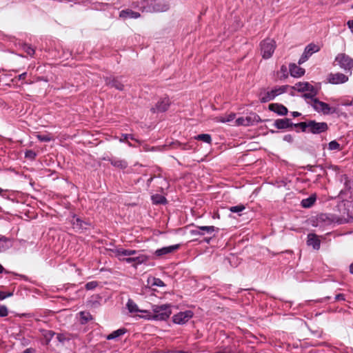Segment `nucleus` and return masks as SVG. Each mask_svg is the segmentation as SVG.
Here are the masks:
<instances>
[{"mask_svg": "<svg viewBox=\"0 0 353 353\" xmlns=\"http://www.w3.org/2000/svg\"><path fill=\"white\" fill-rule=\"evenodd\" d=\"M170 307L171 305L169 304L161 305H154L152 306L153 313L152 314L148 312V313L143 316V317L148 320L165 321L168 319L172 314Z\"/></svg>", "mask_w": 353, "mask_h": 353, "instance_id": "1", "label": "nucleus"}, {"mask_svg": "<svg viewBox=\"0 0 353 353\" xmlns=\"http://www.w3.org/2000/svg\"><path fill=\"white\" fill-rule=\"evenodd\" d=\"M172 0H146L147 6H143V11L145 12H166L171 6Z\"/></svg>", "mask_w": 353, "mask_h": 353, "instance_id": "2", "label": "nucleus"}, {"mask_svg": "<svg viewBox=\"0 0 353 353\" xmlns=\"http://www.w3.org/2000/svg\"><path fill=\"white\" fill-rule=\"evenodd\" d=\"M317 220L325 225H330L332 223H343V222H350L353 220V208L348 217L343 218V220L331 214H321L318 216Z\"/></svg>", "mask_w": 353, "mask_h": 353, "instance_id": "3", "label": "nucleus"}, {"mask_svg": "<svg viewBox=\"0 0 353 353\" xmlns=\"http://www.w3.org/2000/svg\"><path fill=\"white\" fill-rule=\"evenodd\" d=\"M334 62L339 65V67L346 72H350L352 74L353 69V59L345 53L338 54L335 59Z\"/></svg>", "mask_w": 353, "mask_h": 353, "instance_id": "4", "label": "nucleus"}, {"mask_svg": "<svg viewBox=\"0 0 353 353\" xmlns=\"http://www.w3.org/2000/svg\"><path fill=\"white\" fill-rule=\"evenodd\" d=\"M261 54L263 59H270L276 48V42L272 39H266L261 43Z\"/></svg>", "mask_w": 353, "mask_h": 353, "instance_id": "5", "label": "nucleus"}, {"mask_svg": "<svg viewBox=\"0 0 353 353\" xmlns=\"http://www.w3.org/2000/svg\"><path fill=\"white\" fill-rule=\"evenodd\" d=\"M312 106L316 111L322 112L323 114H332L336 112L335 108H331L327 103L321 101L317 99L312 100Z\"/></svg>", "mask_w": 353, "mask_h": 353, "instance_id": "6", "label": "nucleus"}, {"mask_svg": "<svg viewBox=\"0 0 353 353\" xmlns=\"http://www.w3.org/2000/svg\"><path fill=\"white\" fill-rule=\"evenodd\" d=\"M320 50V48L319 46L314 44V43H310L308 44L304 50L303 53L302 54L301 57H300L298 63L299 65L305 63L312 54H313L315 52H317Z\"/></svg>", "mask_w": 353, "mask_h": 353, "instance_id": "7", "label": "nucleus"}, {"mask_svg": "<svg viewBox=\"0 0 353 353\" xmlns=\"http://www.w3.org/2000/svg\"><path fill=\"white\" fill-rule=\"evenodd\" d=\"M193 316V312L190 310L179 312L173 316V322L176 324H184Z\"/></svg>", "mask_w": 353, "mask_h": 353, "instance_id": "8", "label": "nucleus"}, {"mask_svg": "<svg viewBox=\"0 0 353 353\" xmlns=\"http://www.w3.org/2000/svg\"><path fill=\"white\" fill-rule=\"evenodd\" d=\"M327 130V125L325 122L317 123L314 121H310L309 132L313 134H319Z\"/></svg>", "mask_w": 353, "mask_h": 353, "instance_id": "9", "label": "nucleus"}, {"mask_svg": "<svg viewBox=\"0 0 353 353\" xmlns=\"http://www.w3.org/2000/svg\"><path fill=\"white\" fill-rule=\"evenodd\" d=\"M327 81L332 84L344 83L348 81V77L341 72L330 73L327 76Z\"/></svg>", "mask_w": 353, "mask_h": 353, "instance_id": "10", "label": "nucleus"}, {"mask_svg": "<svg viewBox=\"0 0 353 353\" xmlns=\"http://www.w3.org/2000/svg\"><path fill=\"white\" fill-rule=\"evenodd\" d=\"M114 256L117 257L120 261H125L123 256H130L137 254V251L134 250H127L123 248H116L112 251Z\"/></svg>", "mask_w": 353, "mask_h": 353, "instance_id": "11", "label": "nucleus"}, {"mask_svg": "<svg viewBox=\"0 0 353 353\" xmlns=\"http://www.w3.org/2000/svg\"><path fill=\"white\" fill-rule=\"evenodd\" d=\"M170 104V99L168 97L161 99L156 104L154 108H152L154 112H163L166 111Z\"/></svg>", "mask_w": 353, "mask_h": 353, "instance_id": "12", "label": "nucleus"}, {"mask_svg": "<svg viewBox=\"0 0 353 353\" xmlns=\"http://www.w3.org/2000/svg\"><path fill=\"white\" fill-rule=\"evenodd\" d=\"M294 88L299 92L311 91V96H315L316 94L314 86L307 82L297 83Z\"/></svg>", "mask_w": 353, "mask_h": 353, "instance_id": "13", "label": "nucleus"}, {"mask_svg": "<svg viewBox=\"0 0 353 353\" xmlns=\"http://www.w3.org/2000/svg\"><path fill=\"white\" fill-rule=\"evenodd\" d=\"M180 248L179 244L172 245L167 247H163L160 249H158L155 251V255L157 256H162L165 254H168L172 253L177 250Z\"/></svg>", "mask_w": 353, "mask_h": 353, "instance_id": "14", "label": "nucleus"}, {"mask_svg": "<svg viewBox=\"0 0 353 353\" xmlns=\"http://www.w3.org/2000/svg\"><path fill=\"white\" fill-rule=\"evenodd\" d=\"M307 244L309 246H312L314 250H319L321 245V240L319 237L313 233H310L307 234Z\"/></svg>", "mask_w": 353, "mask_h": 353, "instance_id": "15", "label": "nucleus"}, {"mask_svg": "<svg viewBox=\"0 0 353 353\" xmlns=\"http://www.w3.org/2000/svg\"><path fill=\"white\" fill-rule=\"evenodd\" d=\"M105 83L107 85L111 88H115L119 90H123L124 88V85L121 82V81L118 78L114 77H106L105 78Z\"/></svg>", "mask_w": 353, "mask_h": 353, "instance_id": "16", "label": "nucleus"}, {"mask_svg": "<svg viewBox=\"0 0 353 353\" xmlns=\"http://www.w3.org/2000/svg\"><path fill=\"white\" fill-rule=\"evenodd\" d=\"M290 75L295 78H299L304 75L305 69L297 65L295 63H291L289 65Z\"/></svg>", "mask_w": 353, "mask_h": 353, "instance_id": "17", "label": "nucleus"}, {"mask_svg": "<svg viewBox=\"0 0 353 353\" xmlns=\"http://www.w3.org/2000/svg\"><path fill=\"white\" fill-rule=\"evenodd\" d=\"M141 16L140 13L134 12L130 9L123 10L119 13V17L123 20L129 19H138Z\"/></svg>", "mask_w": 353, "mask_h": 353, "instance_id": "18", "label": "nucleus"}, {"mask_svg": "<svg viewBox=\"0 0 353 353\" xmlns=\"http://www.w3.org/2000/svg\"><path fill=\"white\" fill-rule=\"evenodd\" d=\"M147 260L148 257L143 254H139L135 257H128L125 259V261L128 263H134V266L145 263Z\"/></svg>", "mask_w": 353, "mask_h": 353, "instance_id": "19", "label": "nucleus"}, {"mask_svg": "<svg viewBox=\"0 0 353 353\" xmlns=\"http://www.w3.org/2000/svg\"><path fill=\"white\" fill-rule=\"evenodd\" d=\"M269 109L279 115H285L288 113V109L286 107L278 103L270 104L269 105Z\"/></svg>", "mask_w": 353, "mask_h": 353, "instance_id": "20", "label": "nucleus"}, {"mask_svg": "<svg viewBox=\"0 0 353 353\" xmlns=\"http://www.w3.org/2000/svg\"><path fill=\"white\" fill-rule=\"evenodd\" d=\"M274 125L278 129H285L292 127L293 124L289 119H280L274 121Z\"/></svg>", "mask_w": 353, "mask_h": 353, "instance_id": "21", "label": "nucleus"}, {"mask_svg": "<svg viewBox=\"0 0 353 353\" xmlns=\"http://www.w3.org/2000/svg\"><path fill=\"white\" fill-rule=\"evenodd\" d=\"M71 223L72 225V227L74 229L77 230H80L83 229H85V225H87V223L84 221H83L80 218L73 216Z\"/></svg>", "mask_w": 353, "mask_h": 353, "instance_id": "22", "label": "nucleus"}, {"mask_svg": "<svg viewBox=\"0 0 353 353\" xmlns=\"http://www.w3.org/2000/svg\"><path fill=\"white\" fill-rule=\"evenodd\" d=\"M259 100L261 103H266L274 99V95L271 90L261 91L259 95Z\"/></svg>", "mask_w": 353, "mask_h": 353, "instance_id": "23", "label": "nucleus"}, {"mask_svg": "<svg viewBox=\"0 0 353 353\" xmlns=\"http://www.w3.org/2000/svg\"><path fill=\"white\" fill-rule=\"evenodd\" d=\"M126 307H127L128 311L131 313L138 312H143L146 314H147V313H148V310H139L138 307V305L132 299H128L127 304H126Z\"/></svg>", "mask_w": 353, "mask_h": 353, "instance_id": "24", "label": "nucleus"}, {"mask_svg": "<svg viewBox=\"0 0 353 353\" xmlns=\"http://www.w3.org/2000/svg\"><path fill=\"white\" fill-rule=\"evenodd\" d=\"M234 113H230L225 116L216 117L214 119V121L216 123H228L232 121L235 118Z\"/></svg>", "mask_w": 353, "mask_h": 353, "instance_id": "25", "label": "nucleus"}, {"mask_svg": "<svg viewBox=\"0 0 353 353\" xmlns=\"http://www.w3.org/2000/svg\"><path fill=\"white\" fill-rule=\"evenodd\" d=\"M111 164L117 168L124 169L128 166V163L125 160L112 158L110 159Z\"/></svg>", "mask_w": 353, "mask_h": 353, "instance_id": "26", "label": "nucleus"}, {"mask_svg": "<svg viewBox=\"0 0 353 353\" xmlns=\"http://www.w3.org/2000/svg\"><path fill=\"white\" fill-rule=\"evenodd\" d=\"M246 126L252 125L259 121L260 117L256 114H251L249 116L245 117Z\"/></svg>", "mask_w": 353, "mask_h": 353, "instance_id": "27", "label": "nucleus"}, {"mask_svg": "<svg viewBox=\"0 0 353 353\" xmlns=\"http://www.w3.org/2000/svg\"><path fill=\"white\" fill-rule=\"evenodd\" d=\"M126 332V330L124 328L117 330L114 332H112L111 334H108L106 336V339L108 340H113L115 339L122 335H123Z\"/></svg>", "mask_w": 353, "mask_h": 353, "instance_id": "28", "label": "nucleus"}, {"mask_svg": "<svg viewBox=\"0 0 353 353\" xmlns=\"http://www.w3.org/2000/svg\"><path fill=\"white\" fill-rule=\"evenodd\" d=\"M288 85H281V86H276L274 88L271 90L272 94L274 95V97L285 92L288 90Z\"/></svg>", "mask_w": 353, "mask_h": 353, "instance_id": "29", "label": "nucleus"}, {"mask_svg": "<svg viewBox=\"0 0 353 353\" xmlns=\"http://www.w3.org/2000/svg\"><path fill=\"white\" fill-rule=\"evenodd\" d=\"M316 201V196L314 195H312L310 197L303 199L301 201V205L303 208H310L313 205Z\"/></svg>", "mask_w": 353, "mask_h": 353, "instance_id": "30", "label": "nucleus"}, {"mask_svg": "<svg viewBox=\"0 0 353 353\" xmlns=\"http://www.w3.org/2000/svg\"><path fill=\"white\" fill-rule=\"evenodd\" d=\"M152 201L154 204H163L166 203L165 197L160 194L152 195Z\"/></svg>", "mask_w": 353, "mask_h": 353, "instance_id": "31", "label": "nucleus"}, {"mask_svg": "<svg viewBox=\"0 0 353 353\" xmlns=\"http://www.w3.org/2000/svg\"><path fill=\"white\" fill-rule=\"evenodd\" d=\"M10 247L9 241L6 237L0 238V252L8 250Z\"/></svg>", "mask_w": 353, "mask_h": 353, "instance_id": "32", "label": "nucleus"}, {"mask_svg": "<svg viewBox=\"0 0 353 353\" xmlns=\"http://www.w3.org/2000/svg\"><path fill=\"white\" fill-rule=\"evenodd\" d=\"M196 140L202 141L207 143H210L212 141V139L210 134H201L196 137H194Z\"/></svg>", "mask_w": 353, "mask_h": 353, "instance_id": "33", "label": "nucleus"}, {"mask_svg": "<svg viewBox=\"0 0 353 353\" xmlns=\"http://www.w3.org/2000/svg\"><path fill=\"white\" fill-rule=\"evenodd\" d=\"M55 333L52 330H46L43 332V336L46 339V344H48L50 341L52 340Z\"/></svg>", "mask_w": 353, "mask_h": 353, "instance_id": "34", "label": "nucleus"}, {"mask_svg": "<svg viewBox=\"0 0 353 353\" xmlns=\"http://www.w3.org/2000/svg\"><path fill=\"white\" fill-rule=\"evenodd\" d=\"M328 148L330 150H340V145L339 143L336 141H332L328 144Z\"/></svg>", "mask_w": 353, "mask_h": 353, "instance_id": "35", "label": "nucleus"}, {"mask_svg": "<svg viewBox=\"0 0 353 353\" xmlns=\"http://www.w3.org/2000/svg\"><path fill=\"white\" fill-rule=\"evenodd\" d=\"M22 48L28 54L32 56L34 54L35 50L31 46L24 44Z\"/></svg>", "mask_w": 353, "mask_h": 353, "instance_id": "36", "label": "nucleus"}, {"mask_svg": "<svg viewBox=\"0 0 353 353\" xmlns=\"http://www.w3.org/2000/svg\"><path fill=\"white\" fill-rule=\"evenodd\" d=\"M309 125H310V121L308 122H301L297 124H294V126L296 127H300L302 130V131H308L309 132Z\"/></svg>", "mask_w": 353, "mask_h": 353, "instance_id": "37", "label": "nucleus"}, {"mask_svg": "<svg viewBox=\"0 0 353 353\" xmlns=\"http://www.w3.org/2000/svg\"><path fill=\"white\" fill-rule=\"evenodd\" d=\"M128 139H130L132 140H134L135 141H137L138 143L139 142V141L136 139L134 138V137L132 134H123L121 135V139H120V141L124 142V141H127Z\"/></svg>", "mask_w": 353, "mask_h": 353, "instance_id": "38", "label": "nucleus"}, {"mask_svg": "<svg viewBox=\"0 0 353 353\" xmlns=\"http://www.w3.org/2000/svg\"><path fill=\"white\" fill-rule=\"evenodd\" d=\"M151 285L154 286L158 287H163L165 286L164 283L160 279L158 278H152L151 281Z\"/></svg>", "mask_w": 353, "mask_h": 353, "instance_id": "39", "label": "nucleus"}, {"mask_svg": "<svg viewBox=\"0 0 353 353\" xmlns=\"http://www.w3.org/2000/svg\"><path fill=\"white\" fill-rule=\"evenodd\" d=\"M200 230L201 232L205 233H212L216 230L214 226H200Z\"/></svg>", "mask_w": 353, "mask_h": 353, "instance_id": "40", "label": "nucleus"}, {"mask_svg": "<svg viewBox=\"0 0 353 353\" xmlns=\"http://www.w3.org/2000/svg\"><path fill=\"white\" fill-rule=\"evenodd\" d=\"M80 316H81V318L83 320V323H86L89 320L92 319V316L89 312H81Z\"/></svg>", "mask_w": 353, "mask_h": 353, "instance_id": "41", "label": "nucleus"}, {"mask_svg": "<svg viewBox=\"0 0 353 353\" xmlns=\"http://www.w3.org/2000/svg\"><path fill=\"white\" fill-rule=\"evenodd\" d=\"M245 209V206L243 205H238L230 208V211L232 212L238 213L243 211Z\"/></svg>", "mask_w": 353, "mask_h": 353, "instance_id": "42", "label": "nucleus"}, {"mask_svg": "<svg viewBox=\"0 0 353 353\" xmlns=\"http://www.w3.org/2000/svg\"><path fill=\"white\" fill-rule=\"evenodd\" d=\"M8 314V310L6 305H0V316L5 317Z\"/></svg>", "mask_w": 353, "mask_h": 353, "instance_id": "43", "label": "nucleus"}, {"mask_svg": "<svg viewBox=\"0 0 353 353\" xmlns=\"http://www.w3.org/2000/svg\"><path fill=\"white\" fill-rule=\"evenodd\" d=\"M98 283L97 281H90L85 284V288L88 290H93L97 286Z\"/></svg>", "mask_w": 353, "mask_h": 353, "instance_id": "44", "label": "nucleus"}, {"mask_svg": "<svg viewBox=\"0 0 353 353\" xmlns=\"http://www.w3.org/2000/svg\"><path fill=\"white\" fill-rule=\"evenodd\" d=\"M25 157L30 159H34L36 157V153L33 150H27L25 152Z\"/></svg>", "mask_w": 353, "mask_h": 353, "instance_id": "45", "label": "nucleus"}, {"mask_svg": "<svg viewBox=\"0 0 353 353\" xmlns=\"http://www.w3.org/2000/svg\"><path fill=\"white\" fill-rule=\"evenodd\" d=\"M37 139L39 140H40L41 141H51L52 138L49 136V135H41V134H38L37 136Z\"/></svg>", "mask_w": 353, "mask_h": 353, "instance_id": "46", "label": "nucleus"}, {"mask_svg": "<svg viewBox=\"0 0 353 353\" xmlns=\"http://www.w3.org/2000/svg\"><path fill=\"white\" fill-rule=\"evenodd\" d=\"M235 123H236V125H244V126H246L245 120V117H244L238 118L235 121Z\"/></svg>", "mask_w": 353, "mask_h": 353, "instance_id": "47", "label": "nucleus"}, {"mask_svg": "<svg viewBox=\"0 0 353 353\" xmlns=\"http://www.w3.org/2000/svg\"><path fill=\"white\" fill-rule=\"evenodd\" d=\"M13 295L12 292H4L2 291H0V300H3L7 297L12 296Z\"/></svg>", "mask_w": 353, "mask_h": 353, "instance_id": "48", "label": "nucleus"}, {"mask_svg": "<svg viewBox=\"0 0 353 353\" xmlns=\"http://www.w3.org/2000/svg\"><path fill=\"white\" fill-rule=\"evenodd\" d=\"M191 234L193 235H203L204 232L201 231L200 226H199L196 228V229L192 230L191 231Z\"/></svg>", "mask_w": 353, "mask_h": 353, "instance_id": "49", "label": "nucleus"}, {"mask_svg": "<svg viewBox=\"0 0 353 353\" xmlns=\"http://www.w3.org/2000/svg\"><path fill=\"white\" fill-rule=\"evenodd\" d=\"M57 339L61 343L64 342L65 340H68V339L67 337H65V336L63 334H58L57 335Z\"/></svg>", "mask_w": 353, "mask_h": 353, "instance_id": "50", "label": "nucleus"}, {"mask_svg": "<svg viewBox=\"0 0 353 353\" xmlns=\"http://www.w3.org/2000/svg\"><path fill=\"white\" fill-rule=\"evenodd\" d=\"M336 301H344L345 299L343 294H339L335 296Z\"/></svg>", "mask_w": 353, "mask_h": 353, "instance_id": "51", "label": "nucleus"}, {"mask_svg": "<svg viewBox=\"0 0 353 353\" xmlns=\"http://www.w3.org/2000/svg\"><path fill=\"white\" fill-rule=\"evenodd\" d=\"M347 25L350 28L351 32L353 34V20L348 21Z\"/></svg>", "mask_w": 353, "mask_h": 353, "instance_id": "52", "label": "nucleus"}, {"mask_svg": "<svg viewBox=\"0 0 353 353\" xmlns=\"http://www.w3.org/2000/svg\"><path fill=\"white\" fill-rule=\"evenodd\" d=\"M26 75H27V72H23V73L19 74L17 78L18 80H23L26 78Z\"/></svg>", "mask_w": 353, "mask_h": 353, "instance_id": "53", "label": "nucleus"}, {"mask_svg": "<svg viewBox=\"0 0 353 353\" xmlns=\"http://www.w3.org/2000/svg\"><path fill=\"white\" fill-rule=\"evenodd\" d=\"M309 92H310L309 93L305 94H304V97H305V98H310V99H312V100L314 99H313V97H314V96H311V91H309Z\"/></svg>", "mask_w": 353, "mask_h": 353, "instance_id": "54", "label": "nucleus"}, {"mask_svg": "<svg viewBox=\"0 0 353 353\" xmlns=\"http://www.w3.org/2000/svg\"><path fill=\"white\" fill-rule=\"evenodd\" d=\"M292 115L294 117H299L301 115V113L298 112H292Z\"/></svg>", "mask_w": 353, "mask_h": 353, "instance_id": "55", "label": "nucleus"}, {"mask_svg": "<svg viewBox=\"0 0 353 353\" xmlns=\"http://www.w3.org/2000/svg\"><path fill=\"white\" fill-rule=\"evenodd\" d=\"M350 272L353 274V263L350 266Z\"/></svg>", "mask_w": 353, "mask_h": 353, "instance_id": "56", "label": "nucleus"}, {"mask_svg": "<svg viewBox=\"0 0 353 353\" xmlns=\"http://www.w3.org/2000/svg\"><path fill=\"white\" fill-rule=\"evenodd\" d=\"M32 349L30 348H28V349H26L24 352V353H32Z\"/></svg>", "mask_w": 353, "mask_h": 353, "instance_id": "57", "label": "nucleus"}, {"mask_svg": "<svg viewBox=\"0 0 353 353\" xmlns=\"http://www.w3.org/2000/svg\"><path fill=\"white\" fill-rule=\"evenodd\" d=\"M284 139L286 141H290L291 139V137L290 135H287L284 137Z\"/></svg>", "mask_w": 353, "mask_h": 353, "instance_id": "58", "label": "nucleus"}, {"mask_svg": "<svg viewBox=\"0 0 353 353\" xmlns=\"http://www.w3.org/2000/svg\"><path fill=\"white\" fill-rule=\"evenodd\" d=\"M4 271L3 267L0 264V273H2Z\"/></svg>", "mask_w": 353, "mask_h": 353, "instance_id": "59", "label": "nucleus"}, {"mask_svg": "<svg viewBox=\"0 0 353 353\" xmlns=\"http://www.w3.org/2000/svg\"><path fill=\"white\" fill-rule=\"evenodd\" d=\"M281 70H282V71H286V67H285V65H283V66L281 67Z\"/></svg>", "mask_w": 353, "mask_h": 353, "instance_id": "60", "label": "nucleus"}, {"mask_svg": "<svg viewBox=\"0 0 353 353\" xmlns=\"http://www.w3.org/2000/svg\"><path fill=\"white\" fill-rule=\"evenodd\" d=\"M4 192V190H3L2 188H0V194H1L2 192Z\"/></svg>", "mask_w": 353, "mask_h": 353, "instance_id": "61", "label": "nucleus"}, {"mask_svg": "<svg viewBox=\"0 0 353 353\" xmlns=\"http://www.w3.org/2000/svg\"><path fill=\"white\" fill-rule=\"evenodd\" d=\"M128 145L129 146H130V147H132V143H131L130 142H128Z\"/></svg>", "mask_w": 353, "mask_h": 353, "instance_id": "62", "label": "nucleus"}, {"mask_svg": "<svg viewBox=\"0 0 353 353\" xmlns=\"http://www.w3.org/2000/svg\"><path fill=\"white\" fill-rule=\"evenodd\" d=\"M351 8H353V4L351 6Z\"/></svg>", "mask_w": 353, "mask_h": 353, "instance_id": "63", "label": "nucleus"}]
</instances>
